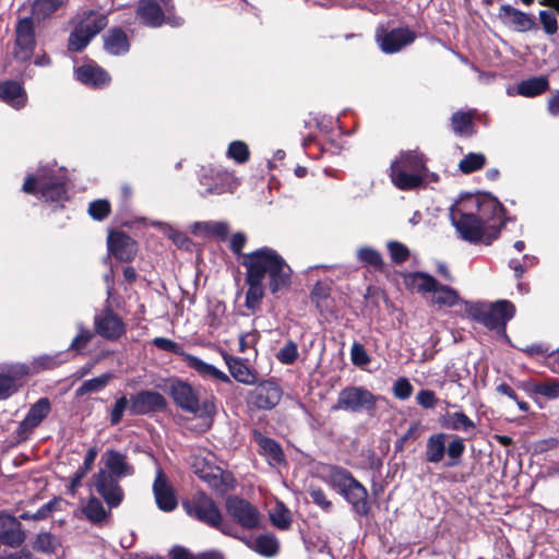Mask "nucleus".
<instances>
[{"instance_id": "f257e3e1", "label": "nucleus", "mask_w": 559, "mask_h": 559, "mask_svg": "<svg viewBox=\"0 0 559 559\" xmlns=\"http://www.w3.org/2000/svg\"><path fill=\"white\" fill-rule=\"evenodd\" d=\"M242 265L246 267V307L257 309L267 287L276 294L290 285L292 269L275 250L264 247L243 254Z\"/></svg>"}, {"instance_id": "f03ea898", "label": "nucleus", "mask_w": 559, "mask_h": 559, "mask_svg": "<svg viewBox=\"0 0 559 559\" xmlns=\"http://www.w3.org/2000/svg\"><path fill=\"white\" fill-rule=\"evenodd\" d=\"M452 223L461 238L472 243L490 245L504 225L502 204L495 198L485 197L478 203V213H463L459 217L453 212Z\"/></svg>"}, {"instance_id": "7ed1b4c3", "label": "nucleus", "mask_w": 559, "mask_h": 559, "mask_svg": "<svg viewBox=\"0 0 559 559\" xmlns=\"http://www.w3.org/2000/svg\"><path fill=\"white\" fill-rule=\"evenodd\" d=\"M323 480L343 496L358 515L369 513L368 491L347 469L331 466L323 475Z\"/></svg>"}, {"instance_id": "20e7f679", "label": "nucleus", "mask_w": 559, "mask_h": 559, "mask_svg": "<svg viewBox=\"0 0 559 559\" xmlns=\"http://www.w3.org/2000/svg\"><path fill=\"white\" fill-rule=\"evenodd\" d=\"M67 175L61 168L43 167L36 176H28L23 185L26 193H39L45 201L67 200Z\"/></svg>"}, {"instance_id": "39448f33", "label": "nucleus", "mask_w": 559, "mask_h": 559, "mask_svg": "<svg viewBox=\"0 0 559 559\" xmlns=\"http://www.w3.org/2000/svg\"><path fill=\"white\" fill-rule=\"evenodd\" d=\"M424 155L417 151L402 152L390 168L392 183L400 190H413L423 186Z\"/></svg>"}, {"instance_id": "423d86ee", "label": "nucleus", "mask_w": 559, "mask_h": 559, "mask_svg": "<svg viewBox=\"0 0 559 559\" xmlns=\"http://www.w3.org/2000/svg\"><path fill=\"white\" fill-rule=\"evenodd\" d=\"M170 395L182 411L198 415L200 418L212 420L216 414L214 396H207L200 402L198 392L188 382L176 380L170 384Z\"/></svg>"}, {"instance_id": "0eeeda50", "label": "nucleus", "mask_w": 559, "mask_h": 559, "mask_svg": "<svg viewBox=\"0 0 559 559\" xmlns=\"http://www.w3.org/2000/svg\"><path fill=\"white\" fill-rule=\"evenodd\" d=\"M468 316L490 330L506 331L507 323L514 317L515 307L508 300H498L492 304L466 302Z\"/></svg>"}, {"instance_id": "6e6552de", "label": "nucleus", "mask_w": 559, "mask_h": 559, "mask_svg": "<svg viewBox=\"0 0 559 559\" xmlns=\"http://www.w3.org/2000/svg\"><path fill=\"white\" fill-rule=\"evenodd\" d=\"M182 508L192 518L212 527L218 528L223 534L235 536L233 527L223 523V516L212 498L203 492H197L182 502Z\"/></svg>"}, {"instance_id": "1a4fd4ad", "label": "nucleus", "mask_w": 559, "mask_h": 559, "mask_svg": "<svg viewBox=\"0 0 559 559\" xmlns=\"http://www.w3.org/2000/svg\"><path fill=\"white\" fill-rule=\"evenodd\" d=\"M105 14L88 11L71 33L69 37V50L80 51L85 48L90 40L107 25Z\"/></svg>"}, {"instance_id": "9d476101", "label": "nucleus", "mask_w": 559, "mask_h": 559, "mask_svg": "<svg viewBox=\"0 0 559 559\" xmlns=\"http://www.w3.org/2000/svg\"><path fill=\"white\" fill-rule=\"evenodd\" d=\"M377 404V396L364 386H346L340 391L334 411L352 413L371 412Z\"/></svg>"}, {"instance_id": "9b49d317", "label": "nucleus", "mask_w": 559, "mask_h": 559, "mask_svg": "<svg viewBox=\"0 0 559 559\" xmlns=\"http://www.w3.org/2000/svg\"><path fill=\"white\" fill-rule=\"evenodd\" d=\"M171 9L170 0H160V3L157 0H140L136 14L150 27H158L163 23L178 26L181 24V20L170 16Z\"/></svg>"}, {"instance_id": "f8f14e48", "label": "nucleus", "mask_w": 559, "mask_h": 559, "mask_svg": "<svg viewBox=\"0 0 559 559\" xmlns=\"http://www.w3.org/2000/svg\"><path fill=\"white\" fill-rule=\"evenodd\" d=\"M225 507L227 514L241 527L247 530L260 527L262 516L249 501L233 496L227 498Z\"/></svg>"}, {"instance_id": "ddd939ff", "label": "nucleus", "mask_w": 559, "mask_h": 559, "mask_svg": "<svg viewBox=\"0 0 559 559\" xmlns=\"http://www.w3.org/2000/svg\"><path fill=\"white\" fill-rule=\"evenodd\" d=\"M417 35L408 27H397L390 31L381 27L376 32V41L382 52L391 55L401 51L413 44Z\"/></svg>"}, {"instance_id": "4468645a", "label": "nucleus", "mask_w": 559, "mask_h": 559, "mask_svg": "<svg viewBox=\"0 0 559 559\" xmlns=\"http://www.w3.org/2000/svg\"><path fill=\"white\" fill-rule=\"evenodd\" d=\"M119 477L98 471L92 477V486L102 496L109 509L117 508L123 500L124 492L119 485Z\"/></svg>"}, {"instance_id": "2eb2a0df", "label": "nucleus", "mask_w": 559, "mask_h": 559, "mask_svg": "<svg viewBox=\"0 0 559 559\" xmlns=\"http://www.w3.org/2000/svg\"><path fill=\"white\" fill-rule=\"evenodd\" d=\"M200 185L203 187L200 191L202 195L222 194L231 192L236 188V179L227 171L203 169Z\"/></svg>"}, {"instance_id": "dca6fc26", "label": "nucleus", "mask_w": 559, "mask_h": 559, "mask_svg": "<svg viewBox=\"0 0 559 559\" xmlns=\"http://www.w3.org/2000/svg\"><path fill=\"white\" fill-rule=\"evenodd\" d=\"M282 397V390L272 381H263L249 394V403L260 409L275 407Z\"/></svg>"}, {"instance_id": "f3484780", "label": "nucleus", "mask_w": 559, "mask_h": 559, "mask_svg": "<svg viewBox=\"0 0 559 559\" xmlns=\"http://www.w3.org/2000/svg\"><path fill=\"white\" fill-rule=\"evenodd\" d=\"M165 397L155 391H141L133 395L130 401L129 412L132 415H144L164 409Z\"/></svg>"}, {"instance_id": "a211bd4d", "label": "nucleus", "mask_w": 559, "mask_h": 559, "mask_svg": "<svg viewBox=\"0 0 559 559\" xmlns=\"http://www.w3.org/2000/svg\"><path fill=\"white\" fill-rule=\"evenodd\" d=\"M34 46L33 21L29 17H25L16 26L15 57L23 61L29 59L33 55Z\"/></svg>"}, {"instance_id": "6ab92c4d", "label": "nucleus", "mask_w": 559, "mask_h": 559, "mask_svg": "<svg viewBox=\"0 0 559 559\" xmlns=\"http://www.w3.org/2000/svg\"><path fill=\"white\" fill-rule=\"evenodd\" d=\"M109 252L118 260L129 262L136 254V242L122 231H110L107 238Z\"/></svg>"}, {"instance_id": "aec40b11", "label": "nucleus", "mask_w": 559, "mask_h": 559, "mask_svg": "<svg viewBox=\"0 0 559 559\" xmlns=\"http://www.w3.org/2000/svg\"><path fill=\"white\" fill-rule=\"evenodd\" d=\"M153 492L157 507L162 511L170 512L176 509L178 502L174 488L160 468L156 471V477L153 484Z\"/></svg>"}, {"instance_id": "412c9836", "label": "nucleus", "mask_w": 559, "mask_h": 559, "mask_svg": "<svg viewBox=\"0 0 559 559\" xmlns=\"http://www.w3.org/2000/svg\"><path fill=\"white\" fill-rule=\"evenodd\" d=\"M94 325L98 335L110 341L118 340L126 332V325L122 319L111 311L96 316Z\"/></svg>"}, {"instance_id": "4be33fe9", "label": "nucleus", "mask_w": 559, "mask_h": 559, "mask_svg": "<svg viewBox=\"0 0 559 559\" xmlns=\"http://www.w3.org/2000/svg\"><path fill=\"white\" fill-rule=\"evenodd\" d=\"M102 462L104 468L99 471L108 472L116 477L124 478L134 474V467L129 463L127 455L117 450H106L102 455Z\"/></svg>"}, {"instance_id": "5701e85b", "label": "nucleus", "mask_w": 559, "mask_h": 559, "mask_svg": "<svg viewBox=\"0 0 559 559\" xmlns=\"http://www.w3.org/2000/svg\"><path fill=\"white\" fill-rule=\"evenodd\" d=\"M195 473L210 487L219 492H226L233 488V479L228 474H224L221 468L205 465L202 468L195 467Z\"/></svg>"}, {"instance_id": "b1692460", "label": "nucleus", "mask_w": 559, "mask_h": 559, "mask_svg": "<svg viewBox=\"0 0 559 559\" xmlns=\"http://www.w3.org/2000/svg\"><path fill=\"white\" fill-rule=\"evenodd\" d=\"M195 473L210 487L219 492H226L233 488V479L228 474H224L221 468L205 465L202 468L195 467Z\"/></svg>"}, {"instance_id": "393cba45", "label": "nucleus", "mask_w": 559, "mask_h": 559, "mask_svg": "<svg viewBox=\"0 0 559 559\" xmlns=\"http://www.w3.org/2000/svg\"><path fill=\"white\" fill-rule=\"evenodd\" d=\"M185 362L203 379H212L224 383H230L228 374L197 356L191 354L185 355Z\"/></svg>"}, {"instance_id": "a878e982", "label": "nucleus", "mask_w": 559, "mask_h": 559, "mask_svg": "<svg viewBox=\"0 0 559 559\" xmlns=\"http://www.w3.org/2000/svg\"><path fill=\"white\" fill-rule=\"evenodd\" d=\"M223 359L228 367L230 376L238 382L243 384H254L255 373L247 366V364L238 357H234L225 352L222 353Z\"/></svg>"}, {"instance_id": "bb28decb", "label": "nucleus", "mask_w": 559, "mask_h": 559, "mask_svg": "<svg viewBox=\"0 0 559 559\" xmlns=\"http://www.w3.org/2000/svg\"><path fill=\"white\" fill-rule=\"evenodd\" d=\"M75 74L80 82L94 87L106 86L110 81L108 73L94 64H85L78 68Z\"/></svg>"}, {"instance_id": "cd10ccee", "label": "nucleus", "mask_w": 559, "mask_h": 559, "mask_svg": "<svg viewBox=\"0 0 559 559\" xmlns=\"http://www.w3.org/2000/svg\"><path fill=\"white\" fill-rule=\"evenodd\" d=\"M1 99L15 109L26 105L27 96L23 86L13 81L1 83Z\"/></svg>"}, {"instance_id": "c85d7f7f", "label": "nucleus", "mask_w": 559, "mask_h": 559, "mask_svg": "<svg viewBox=\"0 0 559 559\" xmlns=\"http://www.w3.org/2000/svg\"><path fill=\"white\" fill-rule=\"evenodd\" d=\"M50 403L47 399L38 400L28 411L27 415L20 425L22 432H27L38 426L40 421L48 415Z\"/></svg>"}, {"instance_id": "c756f323", "label": "nucleus", "mask_w": 559, "mask_h": 559, "mask_svg": "<svg viewBox=\"0 0 559 559\" xmlns=\"http://www.w3.org/2000/svg\"><path fill=\"white\" fill-rule=\"evenodd\" d=\"M243 543L255 552L264 557H273L278 551L277 539L269 534L260 535L255 539H243Z\"/></svg>"}, {"instance_id": "7c9ffc66", "label": "nucleus", "mask_w": 559, "mask_h": 559, "mask_svg": "<svg viewBox=\"0 0 559 559\" xmlns=\"http://www.w3.org/2000/svg\"><path fill=\"white\" fill-rule=\"evenodd\" d=\"M447 435L443 432L431 435L426 443V460L429 463H439L445 454Z\"/></svg>"}, {"instance_id": "2f4dec72", "label": "nucleus", "mask_w": 559, "mask_h": 559, "mask_svg": "<svg viewBox=\"0 0 559 559\" xmlns=\"http://www.w3.org/2000/svg\"><path fill=\"white\" fill-rule=\"evenodd\" d=\"M451 127L460 136H471L475 133L473 111H456L451 117Z\"/></svg>"}, {"instance_id": "473e14b6", "label": "nucleus", "mask_w": 559, "mask_h": 559, "mask_svg": "<svg viewBox=\"0 0 559 559\" xmlns=\"http://www.w3.org/2000/svg\"><path fill=\"white\" fill-rule=\"evenodd\" d=\"M12 523H8L4 530L0 533V540L2 544L16 548L20 547L25 539V535L21 528V523L11 515Z\"/></svg>"}, {"instance_id": "72a5a7b5", "label": "nucleus", "mask_w": 559, "mask_h": 559, "mask_svg": "<svg viewBox=\"0 0 559 559\" xmlns=\"http://www.w3.org/2000/svg\"><path fill=\"white\" fill-rule=\"evenodd\" d=\"M105 49L111 55H122L129 50V40L124 32L114 28L105 39Z\"/></svg>"}, {"instance_id": "f704fd0d", "label": "nucleus", "mask_w": 559, "mask_h": 559, "mask_svg": "<svg viewBox=\"0 0 559 559\" xmlns=\"http://www.w3.org/2000/svg\"><path fill=\"white\" fill-rule=\"evenodd\" d=\"M82 512L85 518L94 524L103 523L109 515L103 502L94 496L90 497L87 502L82 507Z\"/></svg>"}, {"instance_id": "c9c22d12", "label": "nucleus", "mask_w": 559, "mask_h": 559, "mask_svg": "<svg viewBox=\"0 0 559 559\" xmlns=\"http://www.w3.org/2000/svg\"><path fill=\"white\" fill-rule=\"evenodd\" d=\"M406 284L418 293H432L437 287V280L427 273H413L407 276Z\"/></svg>"}, {"instance_id": "e433bc0d", "label": "nucleus", "mask_w": 559, "mask_h": 559, "mask_svg": "<svg viewBox=\"0 0 559 559\" xmlns=\"http://www.w3.org/2000/svg\"><path fill=\"white\" fill-rule=\"evenodd\" d=\"M460 300L459 294L455 289L437 284L436 289L431 293V302L438 307H453Z\"/></svg>"}, {"instance_id": "4c0bfd02", "label": "nucleus", "mask_w": 559, "mask_h": 559, "mask_svg": "<svg viewBox=\"0 0 559 559\" xmlns=\"http://www.w3.org/2000/svg\"><path fill=\"white\" fill-rule=\"evenodd\" d=\"M68 0H34L32 13L37 20L51 16L67 4Z\"/></svg>"}, {"instance_id": "58836bf2", "label": "nucleus", "mask_w": 559, "mask_h": 559, "mask_svg": "<svg viewBox=\"0 0 559 559\" xmlns=\"http://www.w3.org/2000/svg\"><path fill=\"white\" fill-rule=\"evenodd\" d=\"M257 442L260 447L261 453L266 456L270 464H280L284 460L282 449L274 440L263 436H258Z\"/></svg>"}, {"instance_id": "ea45409f", "label": "nucleus", "mask_w": 559, "mask_h": 559, "mask_svg": "<svg viewBox=\"0 0 559 559\" xmlns=\"http://www.w3.org/2000/svg\"><path fill=\"white\" fill-rule=\"evenodd\" d=\"M547 87V79L544 76H536L519 83L518 93L525 97H534L545 92Z\"/></svg>"}, {"instance_id": "a19ab883", "label": "nucleus", "mask_w": 559, "mask_h": 559, "mask_svg": "<svg viewBox=\"0 0 559 559\" xmlns=\"http://www.w3.org/2000/svg\"><path fill=\"white\" fill-rule=\"evenodd\" d=\"M112 378L111 373H104L96 378L86 380L82 383V385L76 390V395L82 396L86 393L98 392L103 390Z\"/></svg>"}, {"instance_id": "79ce46f5", "label": "nucleus", "mask_w": 559, "mask_h": 559, "mask_svg": "<svg viewBox=\"0 0 559 559\" xmlns=\"http://www.w3.org/2000/svg\"><path fill=\"white\" fill-rule=\"evenodd\" d=\"M447 426L452 430H462L465 432L475 428L474 421L462 412L449 414L447 417Z\"/></svg>"}, {"instance_id": "37998d69", "label": "nucleus", "mask_w": 559, "mask_h": 559, "mask_svg": "<svg viewBox=\"0 0 559 559\" xmlns=\"http://www.w3.org/2000/svg\"><path fill=\"white\" fill-rule=\"evenodd\" d=\"M486 157L481 153H469L459 164V168L464 174H471L484 167Z\"/></svg>"}, {"instance_id": "c03bdc74", "label": "nucleus", "mask_w": 559, "mask_h": 559, "mask_svg": "<svg viewBox=\"0 0 559 559\" xmlns=\"http://www.w3.org/2000/svg\"><path fill=\"white\" fill-rule=\"evenodd\" d=\"M500 10L503 15L512 17L513 22L521 31L530 29L533 26V21L527 14L512 8L511 5L504 4Z\"/></svg>"}, {"instance_id": "a18cd8bd", "label": "nucleus", "mask_w": 559, "mask_h": 559, "mask_svg": "<svg viewBox=\"0 0 559 559\" xmlns=\"http://www.w3.org/2000/svg\"><path fill=\"white\" fill-rule=\"evenodd\" d=\"M272 523L281 528L286 530L292 523L289 511L283 504H276L270 512Z\"/></svg>"}, {"instance_id": "49530a36", "label": "nucleus", "mask_w": 559, "mask_h": 559, "mask_svg": "<svg viewBox=\"0 0 559 559\" xmlns=\"http://www.w3.org/2000/svg\"><path fill=\"white\" fill-rule=\"evenodd\" d=\"M227 156L238 164H243L249 159L250 152L248 145L242 141H234L228 145Z\"/></svg>"}, {"instance_id": "de8ad7c7", "label": "nucleus", "mask_w": 559, "mask_h": 559, "mask_svg": "<svg viewBox=\"0 0 559 559\" xmlns=\"http://www.w3.org/2000/svg\"><path fill=\"white\" fill-rule=\"evenodd\" d=\"M532 392L545 396L547 399H558L559 382L555 380H547L544 382L535 383L532 386Z\"/></svg>"}, {"instance_id": "09e8293b", "label": "nucleus", "mask_w": 559, "mask_h": 559, "mask_svg": "<svg viewBox=\"0 0 559 559\" xmlns=\"http://www.w3.org/2000/svg\"><path fill=\"white\" fill-rule=\"evenodd\" d=\"M357 257L359 261L373 267H381L383 263L381 254L370 247H362L358 249Z\"/></svg>"}, {"instance_id": "8fccbe9b", "label": "nucleus", "mask_w": 559, "mask_h": 559, "mask_svg": "<svg viewBox=\"0 0 559 559\" xmlns=\"http://www.w3.org/2000/svg\"><path fill=\"white\" fill-rule=\"evenodd\" d=\"M79 333L70 344V349L81 353L92 341L94 334L91 330L78 324Z\"/></svg>"}, {"instance_id": "3c124183", "label": "nucleus", "mask_w": 559, "mask_h": 559, "mask_svg": "<svg viewBox=\"0 0 559 559\" xmlns=\"http://www.w3.org/2000/svg\"><path fill=\"white\" fill-rule=\"evenodd\" d=\"M298 347L297 344L293 341H288L285 345L278 350L276 357L277 359L285 365H290L296 361L298 358Z\"/></svg>"}, {"instance_id": "603ef678", "label": "nucleus", "mask_w": 559, "mask_h": 559, "mask_svg": "<svg viewBox=\"0 0 559 559\" xmlns=\"http://www.w3.org/2000/svg\"><path fill=\"white\" fill-rule=\"evenodd\" d=\"M393 394L396 399L405 401L413 394L414 388L409 380L405 377L399 378L393 383Z\"/></svg>"}, {"instance_id": "864d4df0", "label": "nucleus", "mask_w": 559, "mask_h": 559, "mask_svg": "<svg viewBox=\"0 0 559 559\" xmlns=\"http://www.w3.org/2000/svg\"><path fill=\"white\" fill-rule=\"evenodd\" d=\"M153 344L159 349L170 352L180 356L183 361L185 355H188V353L183 350L181 345L166 337H155L153 340Z\"/></svg>"}, {"instance_id": "5fc2aeb1", "label": "nucleus", "mask_w": 559, "mask_h": 559, "mask_svg": "<svg viewBox=\"0 0 559 559\" xmlns=\"http://www.w3.org/2000/svg\"><path fill=\"white\" fill-rule=\"evenodd\" d=\"M386 246L393 262L401 264L408 259L409 250L403 243L397 241H389Z\"/></svg>"}, {"instance_id": "6e6d98bb", "label": "nucleus", "mask_w": 559, "mask_h": 559, "mask_svg": "<svg viewBox=\"0 0 559 559\" xmlns=\"http://www.w3.org/2000/svg\"><path fill=\"white\" fill-rule=\"evenodd\" d=\"M465 445L459 438L453 439L448 445L445 444V452L448 453L451 461L447 463V466H455L459 463V459L463 454Z\"/></svg>"}, {"instance_id": "4d7b16f0", "label": "nucleus", "mask_w": 559, "mask_h": 559, "mask_svg": "<svg viewBox=\"0 0 559 559\" xmlns=\"http://www.w3.org/2000/svg\"><path fill=\"white\" fill-rule=\"evenodd\" d=\"M129 407H130V403H129V400L127 399V396L122 395L121 397H119L115 402L112 409L110 412V424L112 426L118 425L121 421L124 412L127 409H129Z\"/></svg>"}, {"instance_id": "13d9d810", "label": "nucleus", "mask_w": 559, "mask_h": 559, "mask_svg": "<svg viewBox=\"0 0 559 559\" xmlns=\"http://www.w3.org/2000/svg\"><path fill=\"white\" fill-rule=\"evenodd\" d=\"M310 498L323 511L329 512L332 509V502L328 499L325 492L319 488L311 486L308 490Z\"/></svg>"}, {"instance_id": "bf43d9fd", "label": "nucleus", "mask_w": 559, "mask_h": 559, "mask_svg": "<svg viewBox=\"0 0 559 559\" xmlns=\"http://www.w3.org/2000/svg\"><path fill=\"white\" fill-rule=\"evenodd\" d=\"M110 212V205L106 200H96L90 204L88 213L95 219L105 218Z\"/></svg>"}, {"instance_id": "052dcab7", "label": "nucleus", "mask_w": 559, "mask_h": 559, "mask_svg": "<svg viewBox=\"0 0 559 559\" xmlns=\"http://www.w3.org/2000/svg\"><path fill=\"white\" fill-rule=\"evenodd\" d=\"M539 21L544 31L548 35H554L558 31V23L554 12L543 10L539 12Z\"/></svg>"}, {"instance_id": "680f3d73", "label": "nucleus", "mask_w": 559, "mask_h": 559, "mask_svg": "<svg viewBox=\"0 0 559 559\" xmlns=\"http://www.w3.org/2000/svg\"><path fill=\"white\" fill-rule=\"evenodd\" d=\"M62 502V499L55 498L49 502L41 506L35 513H32V520L39 521L48 518L55 510H57Z\"/></svg>"}, {"instance_id": "e2e57ef3", "label": "nucleus", "mask_w": 559, "mask_h": 559, "mask_svg": "<svg viewBox=\"0 0 559 559\" xmlns=\"http://www.w3.org/2000/svg\"><path fill=\"white\" fill-rule=\"evenodd\" d=\"M416 402L424 408H433L437 405L438 399L433 391L421 390L416 395Z\"/></svg>"}, {"instance_id": "0e129e2a", "label": "nucleus", "mask_w": 559, "mask_h": 559, "mask_svg": "<svg viewBox=\"0 0 559 559\" xmlns=\"http://www.w3.org/2000/svg\"><path fill=\"white\" fill-rule=\"evenodd\" d=\"M15 391V381L12 376L0 374V399H7Z\"/></svg>"}, {"instance_id": "69168bd1", "label": "nucleus", "mask_w": 559, "mask_h": 559, "mask_svg": "<svg viewBox=\"0 0 559 559\" xmlns=\"http://www.w3.org/2000/svg\"><path fill=\"white\" fill-rule=\"evenodd\" d=\"M352 360L357 366H362L369 362V357L362 345L355 343L352 347Z\"/></svg>"}, {"instance_id": "338daca9", "label": "nucleus", "mask_w": 559, "mask_h": 559, "mask_svg": "<svg viewBox=\"0 0 559 559\" xmlns=\"http://www.w3.org/2000/svg\"><path fill=\"white\" fill-rule=\"evenodd\" d=\"M167 235L178 247H180V248L189 247L190 241L185 234L177 231L171 227H167Z\"/></svg>"}, {"instance_id": "774afa93", "label": "nucleus", "mask_w": 559, "mask_h": 559, "mask_svg": "<svg viewBox=\"0 0 559 559\" xmlns=\"http://www.w3.org/2000/svg\"><path fill=\"white\" fill-rule=\"evenodd\" d=\"M229 227L225 222H211L210 235L216 236L219 239H225L228 235Z\"/></svg>"}]
</instances>
